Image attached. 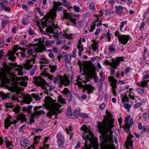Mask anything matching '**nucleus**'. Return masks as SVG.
<instances>
[{
  "label": "nucleus",
  "instance_id": "obj_1",
  "mask_svg": "<svg viewBox=\"0 0 149 149\" xmlns=\"http://www.w3.org/2000/svg\"><path fill=\"white\" fill-rule=\"evenodd\" d=\"M109 124L107 121L100 122L97 126L98 130L102 136H100L101 140L104 141V144L106 146L113 144V132L109 127Z\"/></svg>",
  "mask_w": 149,
  "mask_h": 149
},
{
  "label": "nucleus",
  "instance_id": "obj_2",
  "mask_svg": "<svg viewBox=\"0 0 149 149\" xmlns=\"http://www.w3.org/2000/svg\"><path fill=\"white\" fill-rule=\"evenodd\" d=\"M3 80L9 84L10 81H12L14 83L15 85L16 84H19L21 86H26L27 85V81L28 78L27 76L18 77L10 70H6L3 74Z\"/></svg>",
  "mask_w": 149,
  "mask_h": 149
},
{
  "label": "nucleus",
  "instance_id": "obj_3",
  "mask_svg": "<svg viewBox=\"0 0 149 149\" xmlns=\"http://www.w3.org/2000/svg\"><path fill=\"white\" fill-rule=\"evenodd\" d=\"M44 102L45 106L49 110L46 115L51 119L52 115H56L55 118H57L56 115L61 112L59 109L61 105L58 103L55 102L52 98L49 96L45 98Z\"/></svg>",
  "mask_w": 149,
  "mask_h": 149
},
{
  "label": "nucleus",
  "instance_id": "obj_4",
  "mask_svg": "<svg viewBox=\"0 0 149 149\" xmlns=\"http://www.w3.org/2000/svg\"><path fill=\"white\" fill-rule=\"evenodd\" d=\"M48 78L53 81L54 84H57L61 87H62V85L65 86H68L70 83L69 78L65 74L63 76L58 75L54 77L53 76L49 75Z\"/></svg>",
  "mask_w": 149,
  "mask_h": 149
},
{
  "label": "nucleus",
  "instance_id": "obj_5",
  "mask_svg": "<svg viewBox=\"0 0 149 149\" xmlns=\"http://www.w3.org/2000/svg\"><path fill=\"white\" fill-rule=\"evenodd\" d=\"M20 49L22 51V52H20V54L21 56L22 57H26L29 56L30 55L32 54V50L31 51H28L27 53L29 55H27L26 53V50L25 49L24 47H22L21 46H19L17 45L13 47V49L14 52H8V53L7 55L8 56V59L12 61H13L16 58V57L14 56V55L15 52H16L18 49Z\"/></svg>",
  "mask_w": 149,
  "mask_h": 149
},
{
  "label": "nucleus",
  "instance_id": "obj_6",
  "mask_svg": "<svg viewBox=\"0 0 149 149\" xmlns=\"http://www.w3.org/2000/svg\"><path fill=\"white\" fill-rule=\"evenodd\" d=\"M33 82L38 86H40L42 88L45 90L44 92L47 95H49V91L47 88V83L45 80L41 77H35L33 78Z\"/></svg>",
  "mask_w": 149,
  "mask_h": 149
},
{
  "label": "nucleus",
  "instance_id": "obj_7",
  "mask_svg": "<svg viewBox=\"0 0 149 149\" xmlns=\"http://www.w3.org/2000/svg\"><path fill=\"white\" fill-rule=\"evenodd\" d=\"M81 63L80 61L78 60V64L79 65L80 69V72L81 73V75L79 76L78 78L76 80L77 84L79 87L82 88V91H84V86L83 85L82 82L83 81V77H82L84 74V61Z\"/></svg>",
  "mask_w": 149,
  "mask_h": 149
},
{
  "label": "nucleus",
  "instance_id": "obj_8",
  "mask_svg": "<svg viewBox=\"0 0 149 149\" xmlns=\"http://www.w3.org/2000/svg\"><path fill=\"white\" fill-rule=\"evenodd\" d=\"M114 35L118 37L119 42L124 45L126 44L130 38L129 35L122 34L118 31H117L115 32Z\"/></svg>",
  "mask_w": 149,
  "mask_h": 149
},
{
  "label": "nucleus",
  "instance_id": "obj_9",
  "mask_svg": "<svg viewBox=\"0 0 149 149\" xmlns=\"http://www.w3.org/2000/svg\"><path fill=\"white\" fill-rule=\"evenodd\" d=\"M85 62L84 61V76L86 78L87 81L84 80V84L86 83V81H89V79H92L93 78L94 79V81L95 83H96L98 81V78L97 76H95V74L93 73L91 71V68L89 69V71L86 74V66Z\"/></svg>",
  "mask_w": 149,
  "mask_h": 149
},
{
  "label": "nucleus",
  "instance_id": "obj_10",
  "mask_svg": "<svg viewBox=\"0 0 149 149\" xmlns=\"http://www.w3.org/2000/svg\"><path fill=\"white\" fill-rule=\"evenodd\" d=\"M124 59L123 56H121V58L118 61L112 65L109 68L110 70V75L111 76L114 75L116 70L120 64L121 62L124 61Z\"/></svg>",
  "mask_w": 149,
  "mask_h": 149
},
{
  "label": "nucleus",
  "instance_id": "obj_11",
  "mask_svg": "<svg viewBox=\"0 0 149 149\" xmlns=\"http://www.w3.org/2000/svg\"><path fill=\"white\" fill-rule=\"evenodd\" d=\"M57 139L56 142L59 148L63 147L64 143L65 142V139L64 136L61 133H57L56 135Z\"/></svg>",
  "mask_w": 149,
  "mask_h": 149
},
{
  "label": "nucleus",
  "instance_id": "obj_12",
  "mask_svg": "<svg viewBox=\"0 0 149 149\" xmlns=\"http://www.w3.org/2000/svg\"><path fill=\"white\" fill-rule=\"evenodd\" d=\"M17 121L12 119L10 116H8L4 120V127L5 129H8L9 127L11 125H15Z\"/></svg>",
  "mask_w": 149,
  "mask_h": 149
},
{
  "label": "nucleus",
  "instance_id": "obj_13",
  "mask_svg": "<svg viewBox=\"0 0 149 149\" xmlns=\"http://www.w3.org/2000/svg\"><path fill=\"white\" fill-rule=\"evenodd\" d=\"M115 13L117 15H120L122 13H123L125 15L128 12L127 9L125 7H123L121 6H115Z\"/></svg>",
  "mask_w": 149,
  "mask_h": 149
},
{
  "label": "nucleus",
  "instance_id": "obj_14",
  "mask_svg": "<svg viewBox=\"0 0 149 149\" xmlns=\"http://www.w3.org/2000/svg\"><path fill=\"white\" fill-rule=\"evenodd\" d=\"M34 63V62L32 60L27 59L24 63L23 64L24 68L27 70H30L32 67Z\"/></svg>",
  "mask_w": 149,
  "mask_h": 149
},
{
  "label": "nucleus",
  "instance_id": "obj_15",
  "mask_svg": "<svg viewBox=\"0 0 149 149\" xmlns=\"http://www.w3.org/2000/svg\"><path fill=\"white\" fill-rule=\"evenodd\" d=\"M62 93L65 96L67 97V100L69 101L72 99L71 92L70 90L67 88H65L62 91Z\"/></svg>",
  "mask_w": 149,
  "mask_h": 149
},
{
  "label": "nucleus",
  "instance_id": "obj_16",
  "mask_svg": "<svg viewBox=\"0 0 149 149\" xmlns=\"http://www.w3.org/2000/svg\"><path fill=\"white\" fill-rule=\"evenodd\" d=\"M132 137V136H129L127 139V140L125 142L126 148L130 149V147L131 149H134L133 148V141L131 140Z\"/></svg>",
  "mask_w": 149,
  "mask_h": 149
},
{
  "label": "nucleus",
  "instance_id": "obj_17",
  "mask_svg": "<svg viewBox=\"0 0 149 149\" xmlns=\"http://www.w3.org/2000/svg\"><path fill=\"white\" fill-rule=\"evenodd\" d=\"M121 58V57H116L114 58L109 60V61L107 60L105 61L104 63L106 65L108 66L109 65L111 66L118 61H119V60Z\"/></svg>",
  "mask_w": 149,
  "mask_h": 149
},
{
  "label": "nucleus",
  "instance_id": "obj_18",
  "mask_svg": "<svg viewBox=\"0 0 149 149\" xmlns=\"http://www.w3.org/2000/svg\"><path fill=\"white\" fill-rule=\"evenodd\" d=\"M109 81L111 82V85L112 86V90H116L117 87L116 84L117 80L115 79V77L112 76L109 77Z\"/></svg>",
  "mask_w": 149,
  "mask_h": 149
},
{
  "label": "nucleus",
  "instance_id": "obj_19",
  "mask_svg": "<svg viewBox=\"0 0 149 149\" xmlns=\"http://www.w3.org/2000/svg\"><path fill=\"white\" fill-rule=\"evenodd\" d=\"M10 23V21L8 17L6 15H4L1 20V26L3 29H5L7 24Z\"/></svg>",
  "mask_w": 149,
  "mask_h": 149
},
{
  "label": "nucleus",
  "instance_id": "obj_20",
  "mask_svg": "<svg viewBox=\"0 0 149 149\" xmlns=\"http://www.w3.org/2000/svg\"><path fill=\"white\" fill-rule=\"evenodd\" d=\"M56 16V13L55 12H52L51 13H48L47 15L44 16L45 17L46 20H48L50 19L52 22H53L55 19Z\"/></svg>",
  "mask_w": 149,
  "mask_h": 149
},
{
  "label": "nucleus",
  "instance_id": "obj_21",
  "mask_svg": "<svg viewBox=\"0 0 149 149\" xmlns=\"http://www.w3.org/2000/svg\"><path fill=\"white\" fill-rule=\"evenodd\" d=\"M1 97L3 100L10 99L14 100L16 99V98L13 97L11 94H2L1 95Z\"/></svg>",
  "mask_w": 149,
  "mask_h": 149
},
{
  "label": "nucleus",
  "instance_id": "obj_22",
  "mask_svg": "<svg viewBox=\"0 0 149 149\" xmlns=\"http://www.w3.org/2000/svg\"><path fill=\"white\" fill-rule=\"evenodd\" d=\"M67 10H65L63 11V15L64 18L68 19L73 23H74L76 21V19L73 18L72 16L67 13Z\"/></svg>",
  "mask_w": 149,
  "mask_h": 149
},
{
  "label": "nucleus",
  "instance_id": "obj_23",
  "mask_svg": "<svg viewBox=\"0 0 149 149\" xmlns=\"http://www.w3.org/2000/svg\"><path fill=\"white\" fill-rule=\"evenodd\" d=\"M22 99L23 102L25 103L29 104L31 101V97L29 95H23Z\"/></svg>",
  "mask_w": 149,
  "mask_h": 149
},
{
  "label": "nucleus",
  "instance_id": "obj_24",
  "mask_svg": "<svg viewBox=\"0 0 149 149\" xmlns=\"http://www.w3.org/2000/svg\"><path fill=\"white\" fill-rule=\"evenodd\" d=\"M124 118L125 119V123H126L125 125L129 126L132 125L133 123V120L132 118H130V115L127 116Z\"/></svg>",
  "mask_w": 149,
  "mask_h": 149
},
{
  "label": "nucleus",
  "instance_id": "obj_25",
  "mask_svg": "<svg viewBox=\"0 0 149 149\" xmlns=\"http://www.w3.org/2000/svg\"><path fill=\"white\" fill-rule=\"evenodd\" d=\"M77 47L79 49L78 54L79 56L81 55V53L84 50V46L81 44V40H79L78 42V44Z\"/></svg>",
  "mask_w": 149,
  "mask_h": 149
},
{
  "label": "nucleus",
  "instance_id": "obj_26",
  "mask_svg": "<svg viewBox=\"0 0 149 149\" xmlns=\"http://www.w3.org/2000/svg\"><path fill=\"white\" fill-rule=\"evenodd\" d=\"M29 144V141L27 139L22 137L20 141V144L22 147H25L27 145Z\"/></svg>",
  "mask_w": 149,
  "mask_h": 149
},
{
  "label": "nucleus",
  "instance_id": "obj_27",
  "mask_svg": "<svg viewBox=\"0 0 149 149\" xmlns=\"http://www.w3.org/2000/svg\"><path fill=\"white\" fill-rule=\"evenodd\" d=\"M41 106H36L34 107V110L36 114L39 115L40 114H44L45 113V112L43 110H40L39 111L38 110V109H40L41 108Z\"/></svg>",
  "mask_w": 149,
  "mask_h": 149
},
{
  "label": "nucleus",
  "instance_id": "obj_28",
  "mask_svg": "<svg viewBox=\"0 0 149 149\" xmlns=\"http://www.w3.org/2000/svg\"><path fill=\"white\" fill-rule=\"evenodd\" d=\"M29 16L26 15H24L23 18L22 19V24L24 26H27L29 23L28 20Z\"/></svg>",
  "mask_w": 149,
  "mask_h": 149
},
{
  "label": "nucleus",
  "instance_id": "obj_29",
  "mask_svg": "<svg viewBox=\"0 0 149 149\" xmlns=\"http://www.w3.org/2000/svg\"><path fill=\"white\" fill-rule=\"evenodd\" d=\"M84 89H86L88 93H90L92 92L94 88L90 84L84 85Z\"/></svg>",
  "mask_w": 149,
  "mask_h": 149
},
{
  "label": "nucleus",
  "instance_id": "obj_30",
  "mask_svg": "<svg viewBox=\"0 0 149 149\" xmlns=\"http://www.w3.org/2000/svg\"><path fill=\"white\" fill-rule=\"evenodd\" d=\"M120 97H121V101L123 103H125L129 102V100L128 98L127 97L125 94H121L120 95Z\"/></svg>",
  "mask_w": 149,
  "mask_h": 149
},
{
  "label": "nucleus",
  "instance_id": "obj_31",
  "mask_svg": "<svg viewBox=\"0 0 149 149\" xmlns=\"http://www.w3.org/2000/svg\"><path fill=\"white\" fill-rule=\"evenodd\" d=\"M33 107L31 105H28L27 106H24L22 107V109L23 110L27 111L28 112L29 114H31L32 113L31 111V109Z\"/></svg>",
  "mask_w": 149,
  "mask_h": 149
},
{
  "label": "nucleus",
  "instance_id": "obj_32",
  "mask_svg": "<svg viewBox=\"0 0 149 149\" xmlns=\"http://www.w3.org/2000/svg\"><path fill=\"white\" fill-rule=\"evenodd\" d=\"M93 50L95 52H97L98 51L99 45L98 43L95 41L91 45Z\"/></svg>",
  "mask_w": 149,
  "mask_h": 149
},
{
  "label": "nucleus",
  "instance_id": "obj_33",
  "mask_svg": "<svg viewBox=\"0 0 149 149\" xmlns=\"http://www.w3.org/2000/svg\"><path fill=\"white\" fill-rule=\"evenodd\" d=\"M49 143V138L48 137H45L44 138V146L45 148H46V149H49V146L48 144Z\"/></svg>",
  "mask_w": 149,
  "mask_h": 149
},
{
  "label": "nucleus",
  "instance_id": "obj_34",
  "mask_svg": "<svg viewBox=\"0 0 149 149\" xmlns=\"http://www.w3.org/2000/svg\"><path fill=\"white\" fill-rule=\"evenodd\" d=\"M117 50L114 48L112 45H110L109 47V52L110 53L114 54L116 53Z\"/></svg>",
  "mask_w": 149,
  "mask_h": 149
},
{
  "label": "nucleus",
  "instance_id": "obj_35",
  "mask_svg": "<svg viewBox=\"0 0 149 149\" xmlns=\"http://www.w3.org/2000/svg\"><path fill=\"white\" fill-rule=\"evenodd\" d=\"M71 55L69 54L67 55L65 57V63L66 64V66H67L68 64H70L71 63Z\"/></svg>",
  "mask_w": 149,
  "mask_h": 149
},
{
  "label": "nucleus",
  "instance_id": "obj_36",
  "mask_svg": "<svg viewBox=\"0 0 149 149\" xmlns=\"http://www.w3.org/2000/svg\"><path fill=\"white\" fill-rule=\"evenodd\" d=\"M41 138V136H35L34 138V144L36 145L39 142V140H40Z\"/></svg>",
  "mask_w": 149,
  "mask_h": 149
},
{
  "label": "nucleus",
  "instance_id": "obj_37",
  "mask_svg": "<svg viewBox=\"0 0 149 149\" xmlns=\"http://www.w3.org/2000/svg\"><path fill=\"white\" fill-rule=\"evenodd\" d=\"M98 22L97 21H95L91 23V28L90 30V31L93 32V31L95 29V26L97 24Z\"/></svg>",
  "mask_w": 149,
  "mask_h": 149
},
{
  "label": "nucleus",
  "instance_id": "obj_38",
  "mask_svg": "<svg viewBox=\"0 0 149 149\" xmlns=\"http://www.w3.org/2000/svg\"><path fill=\"white\" fill-rule=\"evenodd\" d=\"M49 67L50 69V71L52 73L54 72L56 70L57 66L56 65H50Z\"/></svg>",
  "mask_w": 149,
  "mask_h": 149
},
{
  "label": "nucleus",
  "instance_id": "obj_39",
  "mask_svg": "<svg viewBox=\"0 0 149 149\" xmlns=\"http://www.w3.org/2000/svg\"><path fill=\"white\" fill-rule=\"evenodd\" d=\"M127 20L122 22L121 24L119 26V30L121 31H123V29L125 25L127 24Z\"/></svg>",
  "mask_w": 149,
  "mask_h": 149
},
{
  "label": "nucleus",
  "instance_id": "obj_40",
  "mask_svg": "<svg viewBox=\"0 0 149 149\" xmlns=\"http://www.w3.org/2000/svg\"><path fill=\"white\" fill-rule=\"evenodd\" d=\"M53 8L54 10L56 12L61 11L64 9L63 7H62L57 6H54Z\"/></svg>",
  "mask_w": 149,
  "mask_h": 149
},
{
  "label": "nucleus",
  "instance_id": "obj_41",
  "mask_svg": "<svg viewBox=\"0 0 149 149\" xmlns=\"http://www.w3.org/2000/svg\"><path fill=\"white\" fill-rule=\"evenodd\" d=\"M136 91L139 94H142L144 93V89L141 87L137 88H136Z\"/></svg>",
  "mask_w": 149,
  "mask_h": 149
},
{
  "label": "nucleus",
  "instance_id": "obj_42",
  "mask_svg": "<svg viewBox=\"0 0 149 149\" xmlns=\"http://www.w3.org/2000/svg\"><path fill=\"white\" fill-rule=\"evenodd\" d=\"M147 82L148 81H146L143 80L142 81H141L140 82L138 83L137 84L141 86L145 87L147 85Z\"/></svg>",
  "mask_w": 149,
  "mask_h": 149
},
{
  "label": "nucleus",
  "instance_id": "obj_43",
  "mask_svg": "<svg viewBox=\"0 0 149 149\" xmlns=\"http://www.w3.org/2000/svg\"><path fill=\"white\" fill-rule=\"evenodd\" d=\"M95 5L94 3H91L89 6V8L90 10L92 11H94L95 10Z\"/></svg>",
  "mask_w": 149,
  "mask_h": 149
},
{
  "label": "nucleus",
  "instance_id": "obj_44",
  "mask_svg": "<svg viewBox=\"0 0 149 149\" xmlns=\"http://www.w3.org/2000/svg\"><path fill=\"white\" fill-rule=\"evenodd\" d=\"M31 95L36 100H39L41 99V98L40 97L39 95L38 94H36L33 93L31 94Z\"/></svg>",
  "mask_w": 149,
  "mask_h": 149
},
{
  "label": "nucleus",
  "instance_id": "obj_45",
  "mask_svg": "<svg viewBox=\"0 0 149 149\" xmlns=\"http://www.w3.org/2000/svg\"><path fill=\"white\" fill-rule=\"evenodd\" d=\"M84 132H88V133L90 135L91 137H93V133L88 130L87 127L85 125H84Z\"/></svg>",
  "mask_w": 149,
  "mask_h": 149
},
{
  "label": "nucleus",
  "instance_id": "obj_46",
  "mask_svg": "<svg viewBox=\"0 0 149 149\" xmlns=\"http://www.w3.org/2000/svg\"><path fill=\"white\" fill-rule=\"evenodd\" d=\"M5 142L6 144V147L7 148H9L10 147V146L12 145V142L8 139H6L5 140Z\"/></svg>",
  "mask_w": 149,
  "mask_h": 149
},
{
  "label": "nucleus",
  "instance_id": "obj_47",
  "mask_svg": "<svg viewBox=\"0 0 149 149\" xmlns=\"http://www.w3.org/2000/svg\"><path fill=\"white\" fill-rule=\"evenodd\" d=\"M58 101L62 104L66 103L65 100L63 99L61 96L58 97Z\"/></svg>",
  "mask_w": 149,
  "mask_h": 149
},
{
  "label": "nucleus",
  "instance_id": "obj_48",
  "mask_svg": "<svg viewBox=\"0 0 149 149\" xmlns=\"http://www.w3.org/2000/svg\"><path fill=\"white\" fill-rule=\"evenodd\" d=\"M143 119L146 121L149 119V115L147 113H145L143 114L142 116Z\"/></svg>",
  "mask_w": 149,
  "mask_h": 149
},
{
  "label": "nucleus",
  "instance_id": "obj_49",
  "mask_svg": "<svg viewBox=\"0 0 149 149\" xmlns=\"http://www.w3.org/2000/svg\"><path fill=\"white\" fill-rule=\"evenodd\" d=\"M5 106L7 108H12L14 107V105L12 103H6Z\"/></svg>",
  "mask_w": 149,
  "mask_h": 149
},
{
  "label": "nucleus",
  "instance_id": "obj_50",
  "mask_svg": "<svg viewBox=\"0 0 149 149\" xmlns=\"http://www.w3.org/2000/svg\"><path fill=\"white\" fill-rule=\"evenodd\" d=\"M36 67H34L29 71L30 75L31 76L33 75L34 74V72L36 71Z\"/></svg>",
  "mask_w": 149,
  "mask_h": 149
},
{
  "label": "nucleus",
  "instance_id": "obj_51",
  "mask_svg": "<svg viewBox=\"0 0 149 149\" xmlns=\"http://www.w3.org/2000/svg\"><path fill=\"white\" fill-rule=\"evenodd\" d=\"M132 70V68L130 67H127L125 69L124 71L125 74H127L128 73L130 72Z\"/></svg>",
  "mask_w": 149,
  "mask_h": 149
},
{
  "label": "nucleus",
  "instance_id": "obj_52",
  "mask_svg": "<svg viewBox=\"0 0 149 149\" xmlns=\"http://www.w3.org/2000/svg\"><path fill=\"white\" fill-rule=\"evenodd\" d=\"M79 113V111L77 110H76L74 111V112L72 113V115L73 116H74L76 118L78 116Z\"/></svg>",
  "mask_w": 149,
  "mask_h": 149
},
{
  "label": "nucleus",
  "instance_id": "obj_53",
  "mask_svg": "<svg viewBox=\"0 0 149 149\" xmlns=\"http://www.w3.org/2000/svg\"><path fill=\"white\" fill-rule=\"evenodd\" d=\"M142 105V103L141 102H138L134 105V108H137L140 107Z\"/></svg>",
  "mask_w": 149,
  "mask_h": 149
},
{
  "label": "nucleus",
  "instance_id": "obj_54",
  "mask_svg": "<svg viewBox=\"0 0 149 149\" xmlns=\"http://www.w3.org/2000/svg\"><path fill=\"white\" fill-rule=\"evenodd\" d=\"M89 120L88 116L87 114L84 113V123H87Z\"/></svg>",
  "mask_w": 149,
  "mask_h": 149
},
{
  "label": "nucleus",
  "instance_id": "obj_55",
  "mask_svg": "<svg viewBox=\"0 0 149 149\" xmlns=\"http://www.w3.org/2000/svg\"><path fill=\"white\" fill-rule=\"evenodd\" d=\"M73 9L75 12H80L81 11L79 7L75 6H73Z\"/></svg>",
  "mask_w": 149,
  "mask_h": 149
},
{
  "label": "nucleus",
  "instance_id": "obj_56",
  "mask_svg": "<svg viewBox=\"0 0 149 149\" xmlns=\"http://www.w3.org/2000/svg\"><path fill=\"white\" fill-rule=\"evenodd\" d=\"M125 108L127 109V111L129 112L130 111V109L131 108V105L128 104H126L124 105Z\"/></svg>",
  "mask_w": 149,
  "mask_h": 149
},
{
  "label": "nucleus",
  "instance_id": "obj_57",
  "mask_svg": "<svg viewBox=\"0 0 149 149\" xmlns=\"http://www.w3.org/2000/svg\"><path fill=\"white\" fill-rule=\"evenodd\" d=\"M26 125L24 124L22 125L21 127H20L19 129V131L20 132H23L24 130H25V127Z\"/></svg>",
  "mask_w": 149,
  "mask_h": 149
},
{
  "label": "nucleus",
  "instance_id": "obj_58",
  "mask_svg": "<svg viewBox=\"0 0 149 149\" xmlns=\"http://www.w3.org/2000/svg\"><path fill=\"white\" fill-rule=\"evenodd\" d=\"M18 28L16 27L15 26L12 28L11 32L12 33L15 34Z\"/></svg>",
  "mask_w": 149,
  "mask_h": 149
},
{
  "label": "nucleus",
  "instance_id": "obj_59",
  "mask_svg": "<svg viewBox=\"0 0 149 149\" xmlns=\"http://www.w3.org/2000/svg\"><path fill=\"white\" fill-rule=\"evenodd\" d=\"M66 114L68 116H71L72 115V113L70 108H68L66 112Z\"/></svg>",
  "mask_w": 149,
  "mask_h": 149
},
{
  "label": "nucleus",
  "instance_id": "obj_60",
  "mask_svg": "<svg viewBox=\"0 0 149 149\" xmlns=\"http://www.w3.org/2000/svg\"><path fill=\"white\" fill-rule=\"evenodd\" d=\"M48 61L45 58H42L40 60V64H47L48 63Z\"/></svg>",
  "mask_w": 149,
  "mask_h": 149
},
{
  "label": "nucleus",
  "instance_id": "obj_61",
  "mask_svg": "<svg viewBox=\"0 0 149 149\" xmlns=\"http://www.w3.org/2000/svg\"><path fill=\"white\" fill-rule=\"evenodd\" d=\"M63 36L68 38H71L72 37V34H68L65 33L63 34Z\"/></svg>",
  "mask_w": 149,
  "mask_h": 149
},
{
  "label": "nucleus",
  "instance_id": "obj_62",
  "mask_svg": "<svg viewBox=\"0 0 149 149\" xmlns=\"http://www.w3.org/2000/svg\"><path fill=\"white\" fill-rule=\"evenodd\" d=\"M143 130L144 132L148 131V132H149V127L147 125H143Z\"/></svg>",
  "mask_w": 149,
  "mask_h": 149
},
{
  "label": "nucleus",
  "instance_id": "obj_63",
  "mask_svg": "<svg viewBox=\"0 0 149 149\" xmlns=\"http://www.w3.org/2000/svg\"><path fill=\"white\" fill-rule=\"evenodd\" d=\"M77 52V49H74L72 53V56L74 58H75L76 56V52Z\"/></svg>",
  "mask_w": 149,
  "mask_h": 149
},
{
  "label": "nucleus",
  "instance_id": "obj_64",
  "mask_svg": "<svg viewBox=\"0 0 149 149\" xmlns=\"http://www.w3.org/2000/svg\"><path fill=\"white\" fill-rule=\"evenodd\" d=\"M111 36V35L109 32H108L107 33L106 36L107 38L108 39V41H109L110 40Z\"/></svg>",
  "mask_w": 149,
  "mask_h": 149
}]
</instances>
